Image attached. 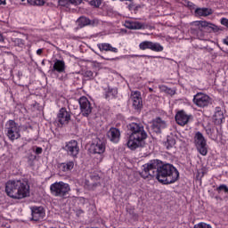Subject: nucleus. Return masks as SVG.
<instances>
[{"label": "nucleus", "instance_id": "nucleus-1", "mask_svg": "<svg viewBox=\"0 0 228 228\" xmlns=\"http://www.w3.org/2000/svg\"><path fill=\"white\" fill-rule=\"evenodd\" d=\"M141 177L143 179H152L155 177L161 184H174L179 181V171L174 165L165 163L159 159L150 160L142 166Z\"/></svg>", "mask_w": 228, "mask_h": 228}, {"label": "nucleus", "instance_id": "nucleus-2", "mask_svg": "<svg viewBox=\"0 0 228 228\" xmlns=\"http://www.w3.org/2000/svg\"><path fill=\"white\" fill-rule=\"evenodd\" d=\"M127 129L130 133L126 145L131 151L138 149L143 145V142L149 136L145 131V127L142 123H130L127 125Z\"/></svg>", "mask_w": 228, "mask_h": 228}, {"label": "nucleus", "instance_id": "nucleus-3", "mask_svg": "<svg viewBox=\"0 0 228 228\" xmlns=\"http://www.w3.org/2000/svg\"><path fill=\"white\" fill-rule=\"evenodd\" d=\"M5 193L11 199L20 200L29 197V184L24 180H9L5 183Z\"/></svg>", "mask_w": 228, "mask_h": 228}, {"label": "nucleus", "instance_id": "nucleus-4", "mask_svg": "<svg viewBox=\"0 0 228 228\" xmlns=\"http://www.w3.org/2000/svg\"><path fill=\"white\" fill-rule=\"evenodd\" d=\"M191 26V35L196 38H199L200 40H203L204 36L206 35V31L208 33L215 31L216 33L220 30L216 25L204 20L192 21Z\"/></svg>", "mask_w": 228, "mask_h": 228}, {"label": "nucleus", "instance_id": "nucleus-5", "mask_svg": "<svg viewBox=\"0 0 228 228\" xmlns=\"http://www.w3.org/2000/svg\"><path fill=\"white\" fill-rule=\"evenodd\" d=\"M4 133L10 142H15L20 138V126L15 120L10 119L5 123Z\"/></svg>", "mask_w": 228, "mask_h": 228}, {"label": "nucleus", "instance_id": "nucleus-6", "mask_svg": "<svg viewBox=\"0 0 228 228\" xmlns=\"http://www.w3.org/2000/svg\"><path fill=\"white\" fill-rule=\"evenodd\" d=\"M50 191L53 197H60L61 199H68L70 192V185L65 182H55L51 184Z\"/></svg>", "mask_w": 228, "mask_h": 228}, {"label": "nucleus", "instance_id": "nucleus-7", "mask_svg": "<svg viewBox=\"0 0 228 228\" xmlns=\"http://www.w3.org/2000/svg\"><path fill=\"white\" fill-rule=\"evenodd\" d=\"M90 151L93 154H104L106 151V140L102 136H95L90 146Z\"/></svg>", "mask_w": 228, "mask_h": 228}, {"label": "nucleus", "instance_id": "nucleus-8", "mask_svg": "<svg viewBox=\"0 0 228 228\" xmlns=\"http://www.w3.org/2000/svg\"><path fill=\"white\" fill-rule=\"evenodd\" d=\"M194 145L201 154V156H207L208 155V142L206 141V138H204V135L200 132H197L194 135Z\"/></svg>", "mask_w": 228, "mask_h": 228}, {"label": "nucleus", "instance_id": "nucleus-9", "mask_svg": "<svg viewBox=\"0 0 228 228\" xmlns=\"http://www.w3.org/2000/svg\"><path fill=\"white\" fill-rule=\"evenodd\" d=\"M193 102L196 104V106H198V108H208V106H211V104H213L209 95L202 93H198L196 95H194Z\"/></svg>", "mask_w": 228, "mask_h": 228}, {"label": "nucleus", "instance_id": "nucleus-10", "mask_svg": "<svg viewBox=\"0 0 228 228\" xmlns=\"http://www.w3.org/2000/svg\"><path fill=\"white\" fill-rule=\"evenodd\" d=\"M63 150L67 151L68 156L77 158L79 155V143L76 140H71L65 143Z\"/></svg>", "mask_w": 228, "mask_h": 228}, {"label": "nucleus", "instance_id": "nucleus-11", "mask_svg": "<svg viewBox=\"0 0 228 228\" xmlns=\"http://www.w3.org/2000/svg\"><path fill=\"white\" fill-rule=\"evenodd\" d=\"M78 102L80 106V111L83 117H89L94 108L92 107V103H90V101H88V98H86V96H82L78 100Z\"/></svg>", "mask_w": 228, "mask_h": 228}, {"label": "nucleus", "instance_id": "nucleus-12", "mask_svg": "<svg viewBox=\"0 0 228 228\" xmlns=\"http://www.w3.org/2000/svg\"><path fill=\"white\" fill-rule=\"evenodd\" d=\"M31 220L34 222H40V220H44L45 218V209H44V207H31Z\"/></svg>", "mask_w": 228, "mask_h": 228}, {"label": "nucleus", "instance_id": "nucleus-13", "mask_svg": "<svg viewBox=\"0 0 228 228\" xmlns=\"http://www.w3.org/2000/svg\"><path fill=\"white\" fill-rule=\"evenodd\" d=\"M57 122L61 126H67L70 122V112L66 108H61L57 114Z\"/></svg>", "mask_w": 228, "mask_h": 228}, {"label": "nucleus", "instance_id": "nucleus-14", "mask_svg": "<svg viewBox=\"0 0 228 228\" xmlns=\"http://www.w3.org/2000/svg\"><path fill=\"white\" fill-rule=\"evenodd\" d=\"M131 100L133 102V108L137 110H142L143 108V103L142 102V93L139 91H133L131 93Z\"/></svg>", "mask_w": 228, "mask_h": 228}, {"label": "nucleus", "instance_id": "nucleus-15", "mask_svg": "<svg viewBox=\"0 0 228 228\" xmlns=\"http://www.w3.org/2000/svg\"><path fill=\"white\" fill-rule=\"evenodd\" d=\"M107 136L113 143H118L120 142V130L117 127H111L107 132Z\"/></svg>", "mask_w": 228, "mask_h": 228}, {"label": "nucleus", "instance_id": "nucleus-16", "mask_svg": "<svg viewBox=\"0 0 228 228\" xmlns=\"http://www.w3.org/2000/svg\"><path fill=\"white\" fill-rule=\"evenodd\" d=\"M166 127L167 122L163 121L160 118H157L152 121L151 128L157 134L161 133V130L165 129Z\"/></svg>", "mask_w": 228, "mask_h": 228}, {"label": "nucleus", "instance_id": "nucleus-17", "mask_svg": "<svg viewBox=\"0 0 228 228\" xmlns=\"http://www.w3.org/2000/svg\"><path fill=\"white\" fill-rule=\"evenodd\" d=\"M175 120L179 126H186L190 121V117L184 110H180L175 115Z\"/></svg>", "mask_w": 228, "mask_h": 228}, {"label": "nucleus", "instance_id": "nucleus-18", "mask_svg": "<svg viewBox=\"0 0 228 228\" xmlns=\"http://www.w3.org/2000/svg\"><path fill=\"white\" fill-rule=\"evenodd\" d=\"M125 27L127 29H146L147 25L140 21H126L125 22Z\"/></svg>", "mask_w": 228, "mask_h": 228}, {"label": "nucleus", "instance_id": "nucleus-19", "mask_svg": "<svg viewBox=\"0 0 228 228\" xmlns=\"http://www.w3.org/2000/svg\"><path fill=\"white\" fill-rule=\"evenodd\" d=\"M52 72H59V74L65 72V61L56 60L52 69Z\"/></svg>", "mask_w": 228, "mask_h": 228}, {"label": "nucleus", "instance_id": "nucleus-20", "mask_svg": "<svg viewBox=\"0 0 228 228\" xmlns=\"http://www.w3.org/2000/svg\"><path fill=\"white\" fill-rule=\"evenodd\" d=\"M196 17H208L213 14V10L209 8H197L194 12Z\"/></svg>", "mask_w": 228, "mask_h": 228}, {"label": "nucleus", "instance_id": "nucleus-21", "mask_svg": "<svg viewBox=\"0 0 228 228\" xmlns=\"http://www.w3.org/2000/svg\"><path fill=\"white\" fill-rule=\"evenodd\" d=\"M59 168L62 172H70L74 168V161L69 160L59 164Z\"/></svg>", "mask_w": 228, "mask_h": 228}, {"label": "nucleus", "instance_id": "nucleus-22", "mask_svg": "<svg viewBox=\"0 0 228 228\" xmlns=\"http://www.w3.org/2000/svg\"><path fill=\"white\" fill-rule=\"evenodd\" d=\"M100 51H110V53H118V49L112 47L110 44L102 43L98 45Z\"/></svg>", "mask_w": 228, "mask_h": 228}, {"label": "nucleus", "instance_id": "nucleus-23", "mask_svg": "<svg viewBox=\"0 0 228 228\" xmlns=\"http://www.w3.org/2000/svg\"><path fill=\"white\" fill-rule=\"evenodd\" d=\"M82 76L85 77V79H86L87 81H90L97 77V72L92 71L91 69H84L82 71Z\"/></svg>", "mask_w": 228, "mask_h": 228}, {"label": "nucleus", "instance_id": "nucleus-24", "mask_svg": "<svg viewBox=\"0 0 228 228\" xmlns=\"http://www.w3.org/2000/svg\"><path fill=\"white\" fill-rule=\"evenodd\" d=\"M77 22L80 28H85L86 26H90V18H86V16H80L77 19Z\"/></svg>", "mask_w": 228, "mask_h": 228}, {"label": "nucleus", "instance_id": "nucleus-25", "mask_svg": "<svg viewBox=\"0 0 228 228\" xmlns=\"http://www.w3.org/2000/svg\"><path fill=\"white\" fill-rule=\"evenodd\" d=\"M164 145L167 151H170L175 145V138L172 135H167V142H164Z\"/></svg>", "mask_w": 228, "mask_h": 228}, {"label": "nucleus", "instance_id": "nucleus-26", "mask_svg": "<svg viewBox=\"0 0 228 228\" xmlns=\"http://www.w3.org/2000/svg\"><path fill=\"white\" fill-rule=\"evenodd\" d=\"M151 51H154L155 53H161L163 51V46L159 45V43H152L151 45Z\"/></svg>", "mask_w": 228, "mask_h": 228}, {"label": "nucleus", "instance_id": "nucleus-27", "mask_svg": "<svg viewBox=\"0 0 228 228\" xmlns=\"http://www.w3.org/2000/svg\"><path fill=\"white\" fill-rule=\"evenodd\" d=\"M12 44L16 46V47H20V48H22V47H24V45H25V41H24V39H20V38H12Z\"/></svg>", "mask_w": 228, "mask_h": 228}, {"label": "nucleus", "instance_id": "nucleus-28", "mask_svg": "<svg viewBox=\"0 0 228 228\" xmlns=\"http://www.w3.org/2000/svg\"><path fill=\"white\" fill-rule=\"evenodd\" d=\"M214 118L217 122H222L224 120V111L220 110V108H218L214 115Z\"/></svg>", "mask_w": 228, "mask_h": 228}, {"label": "nucleus", "instance_id": "nucleus-29", "mask_svg": "<svg viewBox=\"0 0 228 228\" xmlns=\"http://www.w3.org/2000/svg\"><path fill=\"white\" fill-rule=\"evenodd\" d=\"M151 44L152 42L151 41H144L139 45V47L142 51H145V49H151Z\"/></svg>", "mask_w": 228, "mask_h": 228}, {"label": "nucleus", "instance_id": "nucleus-30", "mask_svg": "<svg viewBox=\"0 0 228 228\" xmlns=\"http://www.w3.org/2000/svg\"><path fill=\"white\" fill-rule=\"evenodd\" d=\"M194 228H213V227H211L210 224L201 222V223L195 224Z\"/></svg>", "mask_w": 228, "mask_h": 228}, {"label": "nucleus", "instance_id": "nucleus-31", "mask_svg": "<svg viewBox=\"0 0 228 228\" xmlns=\"http://www.w3.org/2000/svg\"><path fill=\"white\" fill-rule=\"evenodd\" d=\"M217 191H224V193H228V187H227V185H225V184H221L219 187H217Z\"/></svg>", "mask_w": 228, "mask_h": 228}, {"label": "nucleus", "instance_id": "nucleus-32", "mask_svg": "<svg viewBox=\"0 0 228 228\" xmlns=\"http://www.w3.org/2000/svg\"><path fill=\"white\" fill-rule=\"evenodd\" d=\"M83 3V0H69V4H74V6H77Z\"/></svg>", "mask_w": 228, "mask_h": 228}, {"label": "nucleus", "instance_id": "nucleus-33", "mask_svg": "<svg viewBox=\"0 0 228 228\" xmlns=\"http://www.w3.org/2000/svg\"><path fill=\"white\" fill-rule=\"evenodd\" d=\"M91 6H95V8H99L101 6V1L99 0H92L90 2Z\"/></svg>", "mask_w": 228, "mask_h": 228}, {"label": "nucleus", "instance_id": "nucleus-34", "mask_svg": "<svg viewBox=\"0 0 228 228\" xmlns=\"http://www.w3.org/2000/svg\"><path fill=\"white\" fill-rule=\"evenodd\" d=\"M59 6H69V0H59Z\"/></svg>", "mask_w": 228, "mask_h": 228}, {"label": "nucleus", "instance_id": "nucleus-35", "mask_svg": "<svg viewBox=\"0 0 228 228\" xmlns=\"http://www.w3.org/2000/svg\"><path fill=\"white\" fill-rule=\"evenodd\" d=\"M99 19L90 20V26H99Z\"/></svg>", "mask_w": 228, "mask_h": 228}, {"label": "nucleus", "instance_id": "nucleus-36", "mask_svg": "<svg viewBox=\"0 0 228 228\" xmlns=\"http://www.w3.org/2000/svg\"><path fill=\"white\" fill-rule=\"evenodd\" d=\"M35 4L37 6H44V4H45V2L44 0H36Z\"/></svg>", "mask_w": 228, "mask_h": 228}, {"label": "nucleus", "instance_id": "nucleus-37", "mask_svg": "<svg viewBox=\"0 0 228 228\" xmlns=\"http://www.w3.org/2000/svg\"><path fill=\"white\" fill-rule=\"evenodd\" d=\"M221 24H222L223 26H225L226 28H228V19H226V18H222V19H221Z\"/></svg>", "mask_w": 228, "mask_h": 228}, {"label": "nucleus", "instance_id": "nucleus-38", "mask_svg": "<svg viewBox=\"0 0 228 228\" xmlns=\"http://www.w3.org/2000/svg\"><path fill=\"white\" fill-rule=\"evenodd\" d=\"M163 90H165V92H167V94H175V92L167 86H162Z\"/></svg>", "mask_w": 228, "mask_h": 228}, {"label": "nucleus", "instance_id": "nucleus-39", "mask_svg": "<svg viewBox=\"0 0 228 228\" xmlns=\"http://www.w3.org/2000/svg\"><path fill=\"white\" fill-rule=\"evenodd\" d=\"M28 161H35V159H37V156L30 154V155H28Z\"/></svg>", "mask_w": 228, "mask_h": 228}, {"label": "nucleus", "instance_id": "nucleus-40", "mask_svg": "<svg viewBox=\"0 0 228 228\" xmlns=\"http://www.w3.org/2000/svg\"><path fill=\"white\" fill-rule=\"evenodd\" d=\"M91 179H92V181H99V179H101V177H99L97 175H92Z\"/></svg>", "mask_w": 228, "mask_h": 228}, {"label": "nucleus", "instance_id": "nucleus-41", "mask_svg": "<svg viewBox=\"0 0 228 228\" xmlns=\"http://www.w3.org/2000/svg\"><path fill=\"white\" fill-rule=\"evenodd\" d=\"M36 154H42V148L41 147H37L36 149Z\"/></svg>", "mask_w": 228, "mask_h": 228}, {"label": "nucleus", "instance_id": "nucleus-42", "mask_svg": "<svg viewBox=\"0 0 228 228\" xmlns=\"http://www.w3.org/2000/svg\"><path fill=\"white\" fill-rule=\"evenodd\" d=\"M99 183H92V190H95V188H97V186H99Z\"/></svg>", "mask_w": 228, "mask_h": 228}, {"label": "nucleus", "instance_id": "nucleus-43", "mask_svg": "<svg viewBox=\"0 0 228 228\" xmlns=\"http://www.w3.org/2000/svg\"><path fill=\"white\" fill-rule=\"evenodd\" d=\"M42 53H44V49H38L37 51V54H38V56L42 55Z\"/></svg>", "mask_w": 228, "mask_h": 228}, {"label": "nucleus", "instance_id": "nucleus-44", "mask_svg": "<svg viewBox=\"0 0 228 228\" xmlns=\"http://www.w3.org/2000/svg\"><path fill=\"white\" fill-rule=\"evenodd\" d=\"M27 2L28 3V4L34 5L36 3V0H27Z\"/></svg>", "mask_w": 228, "mask_h": 228}, {"label": "nucleus", "instance_id": "nucleus-45", "mask_svg": "<svg viewBox=\"0 0 228 228\" xmlns=\"http://www.w3.org/2000/svg\"><path fill=\"white\" fill-rule=\"evenodd\" d=\"M1 4H6V0H0V5Z\"/></svg>", "mask_w": 228, "mask_h": 228}, {"label": "nucleus", "instance_id": "nucleus-46", "mask_svg": "<svg viewBox=\"0 0 228 228\" xmlns=\"http://www.w3.org/2000/svg\"><path fill=\"white\" fill-rule=\"evenodd\" d=\"M4 40V37H3V34L0 33V42H3Z\"/></svg>", "mask_w": 228, "mask_h": 228}, {"label": "nucleus", "instance_id": "nucleus-47", "mask_svg": "<svg viewBox=\"0 0 228 228\" xmlns=\"http://www.w3.org/2000/svg\"><path fill=\"white\" fill-rule=\"evenodd\" d=\"M41 63L42 65H45V60H43Z\"/></svg>", "mask_w": 228, "mask_h": 228}, {"label": "nucleus", "instance_id": "nucleus-48", "mask_svg": "<svg viewBox=\"0 0 228 228\" xmlns=\"http://www.w3.org/2000/svg\"><path fill=\"white\" fill-rule=\"evenodd\" d=\"M128 8H129V10H131L133 8V5L129 4Z\"/></svg>", "mask_w": 228, "mask_h": 228}, {"label": "nucleus", "instance_id": "nucleus-49", "mask_svg": "<svg viewBox=\"0 0 228 228\" xmlns=\"http://www.w3.org/2000/svg\"><path fill=\"white\" fill-rule=\"evenodd\" d=\"M107 61H113L115 59H110V58H106Z\"/></svg>", "mask_w": 228, "mask_h": 228}, {"label": "nucleus", "instance_id": "nucleus-50", "mask_svg": "<svg viewBox=\"0 0 228 228\" xmlns=\"http://www.w3.org/2000/svg\"><path fill=\"white\" fill-rule=\"evenodd\" d=\"M21 1V3H26V0H20Z\"/></svg>", "mask_w": 228, "mask_h": 228}, {"label": "nucleus", "instance_id": "nucleus-51", "mask_svg": "<svg viewBox=\"0 0 228 228\" xmlns=\"http://www.w3.org/2000/svg\"><path fill=\"white\" fill-rule=\"evenodd\" d=\"M78 213H80V214L83 213V210H79Z\"/></svg>", "mask_w": 228, "mask_h": 228}, {"label": "nucleus", "instance_id": "nucleus-52", "mask_svg": "<svg viewBox=\"0 0 228 228\" xmlns=\"http://www.w3.org/2000/svg\"><path fill=\"white\" fill-rule=\"evenodd\" d=\"M149 90H150V92H152V88H150Z\"/></svg>", "mask_w": 228, "mask_h": 228}, {"label": "nucleus", "instance_id": "nucleus-53", "mask_svg": "<svg viewBox=\"0 0 228 228\" xmlns=\"http://www.w3.org/2000/svg\"><path fill=\"white\" fill-rule=\"evenodd\" d=\"M141 56L145 57L146 55H141Z\"/></svg>", "mask_w": 228, "mask_h": 228}]
</instances>
